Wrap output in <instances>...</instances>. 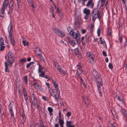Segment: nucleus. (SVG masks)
Here are the masks:
<instances>
[{
  "label": "nucleus",
  "mask_w": 127,
  "mask_h": 127,
  "mask_svg": "<svg viewBox=\"0 0 127 127\" xmlns=\"http://www.w3.org/2000/svg\"><path fill=\"white\" fill-rule=\"evenodd\" d=\"M7 55L8 59L7 62H8V65L12 66L15 60L13 54L11 52L9 51Z\"/></svg>",
  "instance_id": "f257e3e1"
},
{
  "label": "nucleus",
  "mask_w": 127,
  "mask_h": 127,
  "mask_svg": "<svg viewBox=\"0 0 127 127\" xmlns=\"http://www.w3.org/2000/svg\"><path fill=\"white\" fill-rule=\"evenodd\" d=\"M82 22L81 18L80 15L75 16L74 19V24L76 28L79 27Z\"/></svg>",
  "instance_id": "f03ea898"
},
{
  "label": "nucleus",
  "mask_w": 127,
  "mask_h": 127,
  "mask_svg": "<svg viewBox=\"0 0 127 127\" xmlns=\"http://www.w3.org/2000/svg\"><path fill=\"white\" fill-rule=\"evenodd\" d=\"M9 2L8 0H4L2 5V7L0 11V13L3 15L5 13V9L7 8Z\"/></svg>",
  "instance_id": "7ed1b4c3"
},
{
  "label": "nucleus",
  "mask_w": 127,
  "mask_h": 127,
  "mask_svg": "<svg viewBox=\"0 0 127 127\" xmlns=\"http://www.w3.org/2000/svg\"><path fill=\"white\" fill-rule=\"evenodd\" d=\"M93 21L94 22L97 18L100 20L101 17V13L100 12L95 13H91Z\"/></svg>",
  "instance_id": "20e7f679"
},
{
  "label": "nucleus",
  "mask_w": 127,
  "mask_h": 127,
  "mask_svg": "<svg viewBox=\"0 0 127 127\" xmlns=\"http://www.w3.org/2000/svg\"><path fill=\"white\" fill-rule=\"evenodd\" d=\"M36 54L39 56V58L44 62H45V59L44 58L42 55V52L40 49L38 47L36 48L35 50Z\"/></svg>",
  "instance_id": "39448f33"
},
{
  "label": "nucleus",
  "mask_w": 127,
  "mask_h": 127,
  "mask_svg": "<svg viewBox=\"0 0 127 127\" xmlns=\"http://www.w3.org/2000/svg\"><path fill=\"white\" fill-rule=\"evenodd\" d=\"M53 31L54 32L58 35L60 36L61 37H63L64 36V32H62L58 28H55L53 29Z\"/></svg>",
  "instance_id": "423d86ee"
},
{
  "label": "nucleus",
  "mask_w": 127,
  "mask_h": 127,
  "mask_svg": "<svg viewBox=\"0 0 127 127\" xmlns=\"http://www.w3.org/2000/svg\"><path fill=\"white\" fill-rule=\"evenodd\" d=\"M95 81L97 88H101L100 86H102L103 85V82L101 78L100 77L97 79L95 80Z\"/></svg>",
  "instance_id": "0eeeda50"
},
{
  "label": "nucleus",
  "mask_w": 127,
  "mask_h": 127,
  "mask_svg": "<svg viewBox=\"0 0 127 127\" xmlns=\"http://www.w3.org/2000/svg\"><path fill=\"white\" fill-rule=\"evenodd\" d=\"M52 84L55 88L57 93L60 95V92L58 88V85L57 82L53 80H52Z\"/></svg>",
  "instance_id": "6e6552de"
},
{
  "label": "nucleus",
  "mask_w": 127,
  "mask_h": 127,
  "mask_svg": "<svg viewBox=\"0 0 127 127\" xmlns=\"http://www.w3.org/2000/svg\"><path fill=\"white\" fill-rule=\"evenodd\" d=\"M99 7V4L98 3L95 7L93 9L92 12L91 13H95L100 12V13H102L101 12V9L99 7V9L98 8Z\"/></svg>",
  "instance_id": "1a4fd4ad"
},
{
  "label": "nucleus",
  "mask_w": 127,
  "mask_h": 127,
  "mask_svg": "<svg viewBox=\"0 0 127 127\" xmlns=\"http://www.w3.org/2000/svg\"><path fill=\"white\" fill-rule=\"evenodd\" d=\"M67 30L69 32L70 35H71L72 37H76V35H75V33L73 31L72 29L70 27H67Z\"/></svg>",
  "instance_id": "9d476101"
},
{
  "label": "nucleus",
  "mask_w": 127,
  "mask_h": 127,
  "mask_svg": "<svg viewBox=\"0 0 127 127\" xmlns=\"http://www.w3.org/2000/svg\"><path fill=\"white\" fill-rule=\"evenodd\" d=\"M92 75L95 78V80L100 78L99 75L98 74L97 72L95 70L93 69L92 71Z\"/></svg>",
  "instance_id": "9b49d317"
},
{
  "label": "nucleus",
  "mask_w": 127,
  "mask_h": 127,
  "mask_svg": "<svg viewBox=\"0 0 127 127\" xmlns=\"http://www.w3.org/2000/svg\"><path fill=\"white\" fill-rule=\"evenodd\" d=\"M49 92L51 95L54 97L55 99H56L57 101L59 99V96L57 97L56 96L57 93L54 92V90H53L51 89H50Z\"/></svg>",
  "instance_id": "f8f14e48"
},
{
  "label": "nucleus",
  "mask_w": 127,
  "mask_h": 127,
  "mask_svg": "<svg viewBox=\"0 0 127 127\" xmlns=\"http://www.w3.org/2000/svg\"><path fill=\"white\" fill-rule=\"evenodd\" d=\"M34 87L37 90H38L40 91H42L43 89L39 83L37 82H34L33 85Z\"/></svg>",
  "instance_id": "ddd939ff"
},
{
  "label": "nucleus",
  "mask_w": 127,
  "mask_h": 127,
  "mask_svg": "<svg viewBox=\"0 0 127 127\" xmlns=\"http://www.w3.org/2000/svg\"><path fill=\"white\" fill-rule=\"evenodd\" d=\"M13 26L11 22H10L8 28V30L9 33V35H12L13 31Z\"/></svg>",
  "instance_id": "4468645a"
},
{
  "label": "nucleus",
  "mask_w": 127,
  "mask_h": 127,
  "mask_svg": "<svg viewBox=\"0 0 127 127\" xmlns=\"http://www.w3.org/2000/svg\"><path fill=\"white\" fill-rule=\"evenodd\" d=\"M94 3L93 0H89L86 5V6L91 8L93 9L94 6Z\"/></svg>",
  "instance_id": "2eb2a0df"
},
{
  "label": "nucleus",
  "mask_w": 127,
  "mask_h": 127,
  "mask_svg": "<svg viewBox=\"0 0 127 127\" xmlns=\"http://www.w3.org/2000/svg\"><path fill=\"white\" fill-rule=\"evenodd\" d=\"M74 52L75 55L79 58H82L81 53L78 48H76L74 50Z\"/></svg>",
  "instance_id": "dca6fc26"
},
{
  "label": "nucleus",
  "mask_w": 127,
  "mask_h": 127,
  "mask_svg": "<svg viewBox=\"0 0 127 127\" xmlns=\"http://www.w3.org/2000/svg\"><path fill=\"white\" fill-rule=\"evenodd\" d=\"M13 4V1L12 0H11L9 6L10 10L8 12V14H10L12 12L14 8Z\"/></svg>",
  "instance_id": "f3484780"
},
{
  "label": "nucleus",
  "mask_w": 127,
  "mask_h": 127,
  "mask_svg": "<svg viewBox=\"0 0 127 127\" xmlns=\"http://www.w3.org/2000/svg\"><path fill=\"white\" fill-rule=\"evenodd\" d=\"M8 37L10 43L14 46L15 45V42L13 36H8Z\"/></svg>",
  "instance_id": "a211bd4d"
},
{
  "label": "nucleus",
  "mask_w": 127,
  "mask_h": 127,
  "mask_svg": "<svg viewBox=\"0 0 127 127\" xmlns=\"http://www.w3.org/2000/svg\"><path fill=\"white\" fill-rule=\"evenodd\" d=\"M75 35H76V37H73L74 38H76V41L77 43L79 42L80 41V32L78 31H77L76 33H75Z\"/></svg>",
  "instance_id": "6ab92c4d"
},
{
  "label": "nucleus",
  "mask_w": 127,
  "mask_h": 127,
  "mask_svg": "<svg viewBox=\"0 0 127 127\" xmlns=\"http://www.w3.org/2000/svg\"><path fill=\"white\" fill-rule=\"evenodd\" d=\"M5 65V71L6 72H9V71L8 69V66H9L10 67H11L12 66H10V65H8V62H5L4 63Z\"/></svg>",
  "instance_id": "aec40b11"
},
{
  "label": "nucleus",
  "mask_w": 127,
  "mask_h": 127,
  "mask_svg": "<svg viewBox=\"0 0 127 127\" xmlns=\"http://www.w3.org/2000/svg\"><path fill=\"white\" fill-rule=\"evenodd\" d=\"M83 12L84 14L87 15H89L90 13V10L89 9H87L86 8L84 9Z\"/></svg>",
  "instance_id": "412c9836"
},
{
  "label": "nucleus",
  "mask_w": 127,
  "mask_h": 127,
  "mask_svg": "<svg viewBox=\"0 0 127 127\" xmlns=\"http://www.w3.org/2000/svg\"><path fill=\"white\" fill-rule=\"evenodd\" d=\"M90 36L88 34H86L85 36V41L87 43L89 42L91 40Z\"/></svg>",
  "instance_id": "4be33fe9"
},
{
  "label": "nucleus",
  "mask_w": 127,
  "mask_h": 127,
  "mask_svg": "<svg viewBox=\"0 0 127 127\" xmlns=\"http://www.w3.org/2000/svg\"><path fill=\"white\" fill-rule=\"evenodd\" d=\"M32 102L33 105L36 107L37 109H38L39 105H38L37 104V100L32 101Z\"/></svg>",
  "instance_id": "5701e85b"
},
{
  "label": "nucleus",
  "mask_w": 127,
  "mask_h": 127,
  "mask_svg": "<svg viewBox=\"0 0 127 127\" xmlns=\"http://www.w3.org/2000/svg\"><path fill=\"white\" fill-rule=\"evenodd\" d=\"M69 42L72 47H74L76 44L75 41L74 40L69 41Z\"/></svg>",
  "instance_id": "b1692460"
},
{
  "label": "nucleus",
  "mask_w": 127,
  "mask_h": 127,
  "mask_svg": "<svg viewBox=\"0 0 127 127\" xmlns=\"http://www.w3.org/2000/svg\"><path fill=\"white\" fill-rule=\"evenodd\" d=\"M90 58V62L91 63H93L94 62V58H95V56L93 54H92Z\"/></svg>",
  "instance_id": "393cba45"
},
{
  "label": "nucleus",
  "mask_w": 127,
  "mask_h": 127,
  "mask_svg": "<svg viewBox=\"0 0 127 127\" xmlns=\"http://www.w3.org/2000/svg\"><path fill=\"white\" fill-rule=\"evenodd\" d=\"M13 103L12 101L10 102L9 105L8 106L9 110H13Z\"/></svg>",
  "instance_id": "a878e982"
},
{
  "label": "nucleus",
  "mask_w": 127,
  "mask_h": 127,
  "mask_svg": "<svg viewBox=\"0 0 127 127\" xmlns=\"http://www.w3.org/2000/svg\"><path fill=\"white\" fill-rule=\"evenodd\" d=\"M26 61V59L25 58H22L19 60V63L20 64H22Z\"/></svg>",
  "instance_id": "bb28decb"
},
{
  "label": "nucleus",
  "mask_w": 127,
  "mask_h": 127,
  "mask_svg": "<svg viewBox=\"0 0 127 127\" xmlns=\"http://www.w3.org/2000/svg\"><path fill=\"white\" fill-rule=\"evenodd\" d=\"M81 41L82 43L83 44V46H85L86 45V44L85 43V37L83 36L81 38Z\"/></svg>",
  "instance_id": "cd10ccee"
},
{
  "label": "nucleus",
  "mask_w": 127,
  "mask_h": 127,
  "mask_svg": "<svg viewBox=\"0 0 127 127\" xmlns=\"http://www.w3.org/2000/svg\"><path fill=\"white\" fill-rule=\"evenodd\" d=\"M66 126L67 127H68L71 125L72 122L70 121H66Z\"/></svg>",
  "instance_id": "c85d7f7f"
},
{
  "label": "nucleus",
  "mask_w": 127,
  "mask_h": 127,
  "mask_svg": "<svg viewBox=\"0 0 127 127\" xmlns=\"http://www.w3.org/2000/svg\"><path fill=\"white\" fill-rule=\"evenodd\" d=\"M84 72L81 69H77L76 74H80L83 73Z\"/></svg>",
  "instance_id": "c756f323"
},
{
  "label": "nucleus",
  "mask_w": 127,
  "mask_h": 127,
  "mask_svg": "<svg viewBox=\"0 0 127 127\" xmlns=\"http://www.w3.org/2000/svg\"><path fill=\"white\" fill-rule=\"evenodd\" d=\"M58 70L60 73L63 74H65L66 73V72L63 69L61 68L60 69H58Z\"/></svg>",
  "instance_id": "7c9ffc66"
},
{
  "label": "nucleus",
  "mask_w": 127,
  "mask_h": 127,
  "mask_svg": "<svg viewBox=\"0 0 127 127\" xmlns=\"http://www.w3.org/2000/svg\"><path fill=\"white\" fill-rule=\"evenodd\" d=\"M59 122L61 126H63L64 122L61 119H59Z\"/></svg>",
  "instance_id": "2f4dec72"
},
{
  "label": "nucleus",
  "mask_w": 127,
  "mask_h": 127,
  "mask_svg": "<svg viewBox=\"0 0 127 127\" xmlns=\"http://www.w3.org/2000/svg\"><path fill=\"white\" fill-rule=\"evenodd\" d=\"M118 100L121 101L122 104H124V99L120 97L119 96H118L117 97Z\"/></svg>",
  "instance_id": "473e14b6"
},
{
  "label": "nucleus",
  "mask_w": 127,
  "mask_h": 127,
  "mask_svg": "<svg viewBox=\"0 0 127 127\" xmlns=\"http://www.w3.org/2000/svg\"><path fill=\"white\" fill-rule=\"evenodd\" d=\"M27 92L25 90H24L23 91V95L25 98L28 97L27 95Z\"/></svg>",
  "instance_id": "72a5a7b5"
},
{
  "label": "nucleus",
  "mask_w": 127,
  "mask_h": 127,
  "mask_svg": "<svg viewBox=\"0 0 127 127\" xmlns=\"http://www.w3.org/2000/svg\"><path fill=\"white\" fill-rule=\"evenodd\" d=\"M31 97L33 98L32 101L37 100L36 98V97L35 96L34 94H33L32 95Z\"/></svg>",
  "instance_id": "f704fd0d"
},
{
  "label": "nucleus",
  "mask_w": 127,
  "mask_h": 127,
  "mask_svg": "<svg viewBox=\"0 0 127 127\" xmlns=\"http://www.w3.org/2000/svg\"><path fill=\"white\" fill-rule=\"evenodd\" d=\"M107 35L109 36L110 38L111 37V31L109 28L108 29Z\"/></svg>",
  "instance_id": "c9c22d12"
},
{
  "label": "nucleus",
  "mask_w": 127,
  "mask_h": 127,
  "mask_svg": "<svg viewBox=\"0 0 127 127\" xmlns=\"http://www.w3.org/2000/svg\"><path fill=\"white\" fill-rule=\"evenodd\" d=\"M94 24H91V25L90 28L91 31V32L92 33L94 31Z\"/></svg>",
  "instance_id": "e433bc0d"
},
{
  "label": "nucleus",
  "mask_w": 127,
  "mask_h": 127,
  "mask_svg": "<svg viewBox=\"0 0 127 127\" xmlns=\"http://www.w3.org/2000/svg\"><path fill=\"white\" fill-rule=\"evenodd\" d=\"M83 99L85 103L86 104H87L88 103V99L87 97H85L83 98Z\"/></svg>",
  "instance_id": "4c0bfd02"
},
{
  "label": "nucleus",
  "mask_w": 127,
  "mask_h": 127,
  "mask_svg": "<svg viewBox=\"0 0 127 127\" xmlns=\"http://www.w3.org/2000/svg\"><path fill=\"white\" fill-rule=\"evenodd\" d=\"M111 111L112 113V115L113 116H114V114L116 113L115 110L113 108H112L111 109Z\"/></svg>",
  "instance_id": "58836bf2"
},
{
  "label": "nucleus",
  "mask_w": 127,
  "mask_h": 127,
  "mask_svg": "<svg viewBox=\"0 0 127 127\" xmlns=\"http://www.w3.org/2000/svg\"><path fill=\"white\" fill-rule=\"evenodd\" d=\"M0 44H1V45H4V40L3 38L2 37L0 38Z\"/></svg>",
  "instance_id": "ea45409f"
},
{
  "label": "nucleus",
  "mask_w": 127,
  "mask_h": 127,
  "mask_svg": "<svg viewBox=\"0 0 127 127\" xmlns=\"http://www.w3.org/2000/svg\"><path fill=\"white\" fill-rule=\"evenodd\" d=\"M1 45V44H0V51H2L5 48V46L3 45Z\"/></svg>",
  "instance_id": "a19ab883"
},
{
  "label": "nucleus",
  "mask_w": 127,
  "mask_h": 127,
  "mask_svg": "<svg viewBox=\"0 0 127 127\" xmlns=\"http://www.w3.org/2000/svg\"><path fill=\"white\" fill-rule=\"evenodd\" d=\"M43 69V67L41 65L39 66L38 72L39 73H40L42 71V70Z\"/></svg>",
  "instance_id": "79ce46f5"
},
{
  "label": "nucleus",
  "mask_w": 127,
  "mask_h": 127,
  "mask_svg": "<svg viewBox=\"0 0 127 127\" xmlns=\"http://www.w3.org/2000/svg\"><path fill=\"white\" fill-rule=\"evenodd\" d=\"M41 73L39 74V76L41 77H44L45 73L44 72H41Z\"/></svg>",
  "instance_id": "37998d69"
},
{
  "label": "nucleus",
  "mask_w": 127,
  "mask_h": 127,
  "mask_svg": "<svg viewBox=\"0 0 127 127\" xmlns=\"http://www.w3.org/2000/svg\"><path fill=\"white\" fill-rule=\"evenodd\" d=\"M28 77L27 76H25L24 77V81L26 84H28Z\"/></svg>",
  "instance_id": "c03bdc74"
},
{
  "label": "nucleus",
  "mask_w": 127,
  "mask_h": 127,
  "mask_svg": "<svg viewBox=\"0 0 127 127\" xmlns=\"http://www.w3.org/2000/svg\"><path fill=\"white\" fill-rule=\"evenodd\" d=\"M9 111L11 115V117L14 116V114L13 110H9Z\"/></svg>",
  "instance_id": "a18cd8bd"
},
{
  "label": "nucleus",
  "mask_w": 127,
  "mask_h": 127,
  "mask_svg": "<svg viewBox=\"0 0 127 127\" xmlns=\"http://www.w3.org/2000/svg\"><path fill=\"white\" fill-rule=\"evenodd\" d=\"M47 109L49 111V112H52L53 111L52 108L50 107H48Z\"/></svg>",
  "instance_id": "49530a36"
},
{
  "label": "nucleus",
  "mask_w": 127,
  "mask_h": 127,
  "mask_svg": "<svg viewBox=\"0 0 127 127\" xmlns=\"http://www.w3.org/2000/svg\"><path fill=\"white\" fill-rule=\"evenodd\" d=\"M49 9L50 11V13H54V8L53 7H51L49 8Z\"/></svg>",
  "instance_id": "de8ad7c7"
},
{
  "label": "nucleus",
  "mask_w": 127,
  "mask_h": 127,
  "mask_svg": "<svg viewBox=\"0 0 127 127\" xmlns=\"http://www.w3.org/2000/svg\"><path fill=\"white\" fill-rule=\"evenodd\" d=\"M101 88H97V90L98 91V92L99 94V95L100 96H101L102 95V94L101 92Z\"/></svg>",
  "instance_id": "09e8293b"
},
{
  "label": "nucleus",
  "mask_w": 127,
  "mask_h": 127,
  "mask_svg": "<svg viewBox=\"0 0 127 127\" xmlns=\"http://www.w3.org/2000/svg\"><path fill=\"white\" fill-rule=\"evenodd\" d=\"M121 111L122 112V113L124 115L126 114V110L124 109H121Z\"/></svg>",
  "instance_id": "8fccbe9b"
},
{
  "label": "nucleus",
  "mask_w": 127,
  "mask_h": 127,
  "mask_svg": "<svg viewBox=\"0 0 127 127\" xmlns=\"http://www.w3.org/2000/svg\"><path fill=\"white\" fill-rule=\"evenodd\" d=\"M108 67L110 69H112L113 68V66L111 63H110L108 65Z\"/></svg>",
  "instance_id": "3c124183"
},
{
  "label": "nucleus",
  "mask_w": 127,
  "mask_h": 127,
  "mask_svg": "<svg viewBox=\"0 0 127 127\" xmlns=\"http://www.w3.org/2000/svg\"><path fill=\"white\" fill-rule=\"evenodd\" d=\"M26 41L25 40H23L22 41L23 44L24 46L28 45V42H27L26 43Z\"/></svg>",
  "instance_id": "603ef678"
},
{
  "label": "nucleus",
  "mask_w": 127,
  "mask_h": 127,
  "mask_svg": "<svg viewBox=\"0 0 127 127\" xmlns=\"http://www.w3.org/2000/svg\"><path fill=\"white\" fill-rule=\"evenodd\" d=\"M21 116L22 117V120H26V116L25 114H23L21 115Z\"/></svg>",
  "instance_id": "864d4df0"
},
{
  "label": "nucleus",
  "mask_w": 127,
  "mask_h": 127,
  "mask_svg": "<svg viewBox=\"0 0 127 127\" xmlns=\"http://www.w3.org/2000/svg\"><path fill=\"white\" fill-rule=\"evenodd\" d=\"M97 33L98 36H99L100 35V29L99 28H98L97 30Z\"/></svg>",
  "instance_id": "5fc2aeb1"
},
{
  "label": "nucleus",
  "mask_w": 127,
  "mask_h": 127,
  "mask_svg": "<svg viewBox=\"0 0 127 127\" xmlns=\"http://www.w3.org/2000/svg\"><path fill=\"white\" fill-rule=\"evenodd\" d=\"M89 15L86 14L84 18L86 20H87L88 19L89 17Z\"/></svg>",
  "instance_id": "6e6d98bb"
},
{
  "label": "nucleus",
  "mask_w": 127,
  "mask_h": 127,
  "mask_svg": "<svg viewBox=\"0 0 127 127\" xmlns=\"http://www.w3.org/2000/svg\"><path fill=\"white\" fill-rule=\"evenodd\" d=\"M77 66H78L77 69H81L82 66L80 64H78Z\"/></svg>",
  "instance_id": "4d7b16f0"
},
{
  "label": "nucleus",
  "mask_w": 127,
  "mask_h": 127,
  "mask_svg": "<svg viewBox=\"0 0 127 127\" xmlns=\"http://www.w3.org/2000/svg\"><path fill=\"white\" fill-rule=\"evenodd\" d=\"M43 117L45 118H46L47 117V114L45 112L43 113Z\"/></svg>",
  "instance_id": "13d9d810"
},
{
  "label": "nucleus",
  "mask_w": 127,
  "mask_h": 127,
  "mask_svg": "<svg viewBox=\"0 0 127 127\" xmlns=\"http://www.w3.org/2000/svg\"><path fill=\"white\" fill-rule=\"evenodd\" d=\"M59 64L57 62H54L53 63V65L55 67H56Z\"/></svg>",
  "instance_id": "bf43d9fd"
},
{
  "label": "nucleus",
  "mask_w": 127,
  "mask_h": 127,
  "mask_svg": "<svg viewBox=\"0 0 127 127\" xmlns=\"http://www.w3.org/2000/svg\"><path fill=\"white\" fill-rule=\"evenodd\" d=\"M71 115V112H68L66 114V115L69 118L70 117Z\"/></svg>",
  "instance_id": "052dcab7"
},
{
  "label": "nucleus",
  "mask_w": 127,
  "mask_h": 127,
  "mask_svg": "<svg viewBox=\"0 0 127 127\" xmlns=\"http://www.w3.org/2000/svg\"><path fill=\"white\" fill-rule=\"evenodd\" d=\"M86 54L87 55V56L88 57H90L92 55V54H91L90 52L89 51H88L87 52Z\"/></svg>",
  "instance_id": "680f3d73"
},
{
  "label": "nucleus",
  "mask_w": 127,
  "mask_h": 127,
  "mask_svg": "<svg viewBox=\"0 0 127 127\" xmlns=\"http://www.w3.org/2000/svg\"><path fill=\"white\" fill-rule=\"evenodd\" d=\"M11 118L12 119V121L14 122H16V120L15 118L14 117V116H12V117H11Z\"/></svg>",
  "instance_id": "e2e57ef3"
},
{
  "label": "nucleus",
  "mask_w": 127,
  "mask_h": 127,
  "mask_svg": "<svg viewBox=\"0 0 127 127\" xmlns=\"http://www.w3.org/2000/svg\"><path fill=\"white\" fill-rule=\"evenodd\" d=\"M39 122L40 124V127H41L42 126H44V123L41 120H40Z\"/></svg>",
  "instance_id": "0e129e2a"
},
{
  "label": "nucleus",
  "mask_w": 127,
  "mask_h": 127,
  "mask_svg": "<svg viewBox=\"0 0 127 127\" xmlns=\"http://www.w3.org/2000/svg\"><path fill=\"white\" fill-rule=\"evenodd\" d=\"M25 99V100L26 101V104L27 105H28V104L29 103L28 101V97L26 98Z\"/></svg>",
  "instance_id": "69168bd1"
},
{
  "label": "nucleus",
  "mask_w": 127,
  "mask_h": 127,
  "mask_svg": "<svg viewBox=\"0 0 127 127\" xmlns=\"http://www.w3.org/2000/svg\"><path fill=\"white\" fill-rule=\"evenodd\" d=\"M102 54L105 57H106L107 56L106 52L104 51H102Z\"/></svg>",
  "instance_id": "338daca9"
},
{
  "label": "nucleus",
  "mask_w": 127,
  "mask_h": 127,
  "mask_svg": "<svg viewBox=\"0 0 127 127\" xmlns=\"http://www.w3.org/2000/svg\"><path fill=\"white\" fill-rule=\"evenodd\" d=\"M125 11L126 13V14H127V7H126V5H125Z\"/></svg>",
  "instance_id": "774afa93"
}]
</instances>
